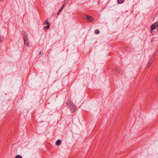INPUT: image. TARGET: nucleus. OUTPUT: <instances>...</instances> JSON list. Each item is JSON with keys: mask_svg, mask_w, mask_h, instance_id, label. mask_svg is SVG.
Wrapping results in <instances>:
<instances>
[{"mask_svg": "<svg viewBox=\"0 0 158 158\" xmlns=\"http://www.w3.org/2000/svg\"><path fill=\"white\" fill-rule=\"evenodd\" d=\"M69 108L71 111L74 112L76 111V106L73 103H72L69 106Z\"/></svg>", "mask_w": 158, "mask_h": 158, "instance_id": "3", "label": "nucleus"}, {"mask_svg": "<svg viewBox=\"0 0 158 158\" xmlns=\"http://www.w3.org/2000/svg\"><path fill=\"white\" fill-rule=\"evenodd\" d=\"M156 55L155 54H154L150 58L149 61H150L151 62H153L154 59L156 57Z\"/></svg>", "mask_w": 158, "mask_h": 158, "instance_id": "5", "label": "nucleus"}, {"mask_svg": "<svg viewBox=\"0 0 158 158\" xmlns=\"http://www.w3.org/2000/svg\"><path fill=\"white\" fill-rule=\"evenodd\" d=\"M152 63V62H151L150 61H149L147 67H150V66L151 65Z\"/></svg>", "mask_w": 158, "mask_h": 158, "instance_id": "11", "label": "nucleus"}, {"mask_svg": "<svg viewBox=\"0 0 158 158\" xmlns=\"http://www.w3.org/2000/svg\"><path fill=\"white\" fill-rule=\"evenodd\" d=\"M157 29V30H158V28Z\"/></svg>", "mask_w": 158, "mask_h": 158, "instance_id": "19", "label": "nucleus"}, {"mask_svg": "<svg viewBox=\"0 0 158 158\" xmlns=\"http://www.w3.org/2000/svg\"><path fill=\"white\" fill-rule=\"evenodd\" d=\"M61 143V141L60 139L57 140L56 142V145H60Z\"/></svg>", "mask_w": 158, "mask_h": 158, "instance_id": "6", "label": "nucleus"}, {"mask_svg": "<svg viewBox=\"0 0 158 158\" xmlns=\"http://www.w3.org/2000/svg\"><path fill=\"white\" fill-rule=\"evenodd\" d=\"M50 27V26H49V25H47V26H45L44 27V30H46V29H49Z\"/></svg>", "mask_w": 158, "mask_h": 158, "instance_id": "10", "label": "nucleus"}, {"mask_svg": "<svg viewBox=\"0 0 158 158\" xmlns=\"http://www.w3.org/2000/svg\"><path fill=\"white\" fill-rule=\"evenodd\" d=\"M63 10V9H62V8H61L58 12V15L60 14Z\"/></svg>", "mask_w": 158, "mask_h": 158, "instance_id": "12", "label": "nucleus"}, {"mask_svg": "<svg viewBox=\"0 0 158 158\" xmlns=\"http://www.w3.org/2000/svg\"><path fill=\"white\" fill-rule=\"evenodd\" d=\"M64 6H65V5H63V6H62L61 8H62V9H63V8H64Z\"/></svg>", "mask_w": 158, "mask_h": 158, "instance_id": "15", "label": "nucleus"}, {"mask_svg": "<svg viewBox=\"0 0 158 158\" xmlns=\"http://www.w3.org/2000/svg\"><path fill=\"white\" fill-rule=\"evenodd\" d=\"M28 35L25 32H23V38L24 40V45L26 46H28L29 44V42L28 41V38L27 37Z\"/></svg>", "mask_w": 158, "mask_h": 158, "instance_id": "1", "label": "nucleus"}, {"mask_svg": "<svg viewBox=\"0 0 158 158\" xmlns=\"http://www.w3.org/2000/svg\"><path fill=\"white\" fill-rule=\"evenodd\" d=\"M66 1H65V2H64V5H65V4H66V3H66Z\"/></svg>", "mask_w": 158, "mask_h": 158, "instance_id": "17", "label": "nucleus"}, {"mask_svg": "<svg viewBox=\"0 0 158 158\" xmlns=\"http://www.w3.org/2000/svg\"><path fill=\"white\" fill-rule=\"evenodd\" d=\"M15 158H22V156L20 155H17L15 156Z\"/></svg>", "mask_w": 158, "mask_h": 158, "instance_id": "14", "label": "nucleus"}, {"mask_svg": "<svg viewBox=\"0 0 158 158\" xmlns=\"http://www.w3.org/2000/svg\"><path fill=\"white\" fill-rule=\"evenodd\" d=\"M39 54L40 55L41 54H42V52H39Z\"/></svg>", "mask_w": 158, "mask_h": 158, "instance_id": "16", "label": "nucleus"}, {"mask_svg": "<svg viewBox=\"0 0 158 158\" xmlns=\"http://www.w3.org/2000/svg\"><path fill=\"white\" fill-rule=\"evenodd\" d=\"M115 71L119 74H121L122 73V70L120 69H116L115 70Z\"/></svg>", "mask_w": 158, "mask_h": 158, "instance_id": "8", "label": "nucleus"}, {"mask_svg": "<svg viewBox=\"0 0 158 158\" xmlns=\"http://www.w3.org/2000/svg\"><path fill=\"white\" fill-rule=\"evenodd\" d=\"M44 24L45 25H49L50 26V24L48 21L47 20H46L44 22Z\"/></svg>", "mask_w": 158, "mask_h": 158, "instance_id": "7", "label": "nucleus"}, {"mask_svg": "<svg viewBox=\"0 0 158 158\" xmlns=\"http://www.w3.org/2000/svg\"><path fill=\"white\" fill-rule=\"evenodd\" d=\"M95 33L96 34H98L100 32H99V30L97 29L95 30Z\"/></svg>", "mask_w": 158, "mask_h": 158, "instance_id": "13", "label": "nucleus"}, {"mask_svg": "<svg viewBox=\"0 0 158 158\" xmlns=\"http://www.w3.org/2000/svg\"><path fill=\"white\" fill-rule=\"evenodd\" d=\"M156 81L157 82V83H158V79H156Z\"/></svg>", "mask_w": 158, "mask_h": 158, "instance_id": "18", "label": "nucleus"}, {"mask_svg": "<svg viewBox=\"0 0 158 158\" xmlns=\"http://www.w3.org/2000/svg\"><path fill=\"white\" fill-rule=\"evenodd\" d=\"M124 1L125 0H118V2L119 4H121L123 3Z\"/></svg>", "mask_w": 158, "mask_h": 158, "instance_id": "9", "label": "nucleus"}, {"mask_svg": "<svg viewBox=\"0 0 158 158\" xmlns=\"http://www.w3.org/2000/svg\"><path fill=\"white\" fill-rule=\"evenodd\" d=\"M83 18L90 22H92L94 20V19L93 17L88 15H85Z\"/></svg>", "mask_w": 158, "mask_h": 158, "instance_id": "2", "label": "nucleus"}, {"mask_svg": "<svg viewBox=\"0 0 158 158\" xmlns=\"http://www.w3.org/2000/svg\"><path fill=\"white\" fill-rule=\"evenodd\" d=\"M158 23L156 22L152 24L151 27V30L153 31L155 29L158 27Z\"/></svg>", "mask_w": 158, "mask_h": 158, "instance_id": "4", "label": "nucleus"}]
</instances>
